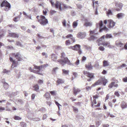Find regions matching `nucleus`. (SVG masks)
Here are the masks:
<instances>
[{"label": "nucleus", "mask_w": 127, "mask_h": 127, "mask_svg": "<svg viewBox=\"0 0 127 127\" xmlns=\"http://www.w3.org/2000/svg\"><path fill=\"white\" fill-rule=\"evenodd\" d=\"M61 59L57 60V56H51L52 59L56 62H59L62 66H64L67 64L68 65H73L71 63L70 60L67 57H64V56H61Z\"/></svg>", "instance_id": "nucleus-1"}, {"label": "nucleus", "mask_w": 127, "mask_h": 127, "mask_svg": "<svg viewBox=\"0 0 127 127\" xmlns=\"http://www.w3.org/2000/svg\"><path fill=\"white\" fill-rule=\"evenodd\" d=\"M17 60H14L11 57H9V60L12 63V66H14V67H16L18 64V62L20 61H22L23 59L20 56H14Z\"/></svg>", "instance_id": "nucleus-2"}, {"label": "nucleus", "mask_w": 127, "mask_h": 127, "mask_svg": "<svg viewBox=\"0 0 127 127\" xmlns=\"http://www.w3.org/2000/svg\"><path fill=\"white\" fill-rule=\"evenodd\" d=\"M0 7H3V9L5 11H8L11 8V5L7 1L3 0L0 4Z\"/></svg>", "instance_id": "nucleus-3"}, {"label": "nucleus", "mask_w": 127, "mask_h": 127, "mask_svg": "<svg viewBox=\"0 0 127 127\" xmlns=\"http://www.w3.org/2000/svg\"><path fill=\"white\" fill-rule=\"evenodd\" d=\"M107 82V80L105 78H100L98 80L93 84L92 85L93 86L95 87L96 85L102 84L103 85L105 86Z\"/></svg>", "instance_id": "nucleus-4"}, {"label": "nucleus", "mask_w": 127, "mask_h": 127, "mask_svg": "<svg viewBox=\"0 0 127 127\" xmlns=\"http://www.w3.org/2000/svg\"><path fill=\"white\" fill-rule=\"evenodd\" d=\"M96 26L97 28H99V31L100 32H102L103 31H107L108 30V29L105 26H103V22L102 20L100 21L99 23H97Z\"/></svg>", "instance_id": "nucleus-5"}, {"label": "nucleus", "mask_w": 127, "mask_h": 127, "mask_svg": "<svg viewBox=\"0 0 127 127\" xmlns=\"http://www.w3.org/2000/svg\"><path fill=\"white\" fill-rule=\"evenodd\" d=\"M38 22L40 23V24L43 26L45 25L48 23V21L46 19L45 16L43 15H41L40 17V19L38 20Z\"/></svg>", "instance_id": "nucleus-6"}, {"label": "nucleus", "mask_w": 127, "mask_h": 127, "mask_svg": "<svg viewBox=\"0 0 127 127\" xmlns=\"http://www.w3.org/2000/svg\"><path fill=\"white\" fill-rule=\"evenodd\" d=\"M81 46L79 44H76L73 46H71L69 47L70 49H72L74 50H78V52L79 55H80L82 53V51L80 49Z\"/></svg>", "instance_id": "nucleus-7"}, {"label": "nucleus", "mask_w": 127, "mask_h": 127, "mask_svg": "<svg viewBox=\"0 0 127 127\" xmlns=\"http://www.w3.org/2000/svg\"><path fill=\"white\" fill-rule=\"evenodd\" d=\"M115 6L116 7H118L119 8H117L116 10L117 11H119L121 10L122 9V8L123 7V4L121 3H118L117 1L115 2Z\"/></svg>", "instance_id": "nucleus-8"}, {"label": "nucleus", "mask_w": 127, "mask_h": 127, "mask_svg": "<svg viewBox=\"0 0 127 127\" xmlns=\"http://www.w3.org/2000/svg\"><path fill=\"white\" fill-rule=\"evenodd\" d=\"M107 24H108V26L110 28L113 27L115 25V23L111 19L108 20Z\"/></svg>", "instance_id": "nucleus-9"}, {"label": "nucleus", "mask_w": 127, "mask_h": 127, "mask_svg": "<svg viewBox=\"0 0 127 127\" xmlns=\"http://www.w3.org/2000/svg\"><path fill=\"white\" fill-rule=\"evenodd\" d=\"M8 35L13 38H18L19 36V35L18 33L13 32L9 33Z\"/></svg>", "instance_id": "nucleus-10"}, {"label": "nucleus", "mask_w": 127, "mask_h": 127, "mask_svg": "<svg viewBox=\"0 0 127 127\" xmlns=\"http://www.w3.org/2000/svg\"><path fill=\"white\" fill-rule=\"evenodd\" d=\"M86 35V33L84 32H79L77 35V37L81 39L84 38Z\"/></svg>", "instance_id": "nucleus-11"}, {"label": "nucleus", "mask_w": 127, "mask_h": 127, "mask_svg": "<svg viewBox=\"0 0 127 127\" xmlns=\"http://www.w3.org/2000/svg\"><path fill=\"white\" fill-rule=\"evenodd\" d=\"M110 43L109 42L107 41H103V42L101 43V44L103 46H107L108 45V47L109 48H113L115 47V46H114L112 45H110Z\"/></svg>", "instance_id": "nucleus-12"}, {"label": "nucleus", "mask_w": 127, "mask_h": 127, "mask_svg": "<svg viewBox=\"0 0 127 127\" xmlns=\"http://www.w3.org/2000/svg\"><path fill=\"white\" fill-rule=\"evenodd\" d=\"M34 67L35 69H37V73L40 75H41L42 74L40 73V70L41 69V68H43V64L41 65L40 66L35 65Z\"/></svg>", "instance_id": "nucleus-13"}, {"label": "nucleus", "mask_w": 127, "mask_h": 127, "mask_svg": "<svg viewBox=\"0 0 127 127\" xmlns=\"http://www.w3.org/2000/svg\"><path fill=\"white\" fill-rule=\"evenodd\" d=\"M54 5L55 7L57 8H59V10L60 11H61L62 10L61 4L58 1H56V2L54 4Z\"/></svg>", "instance_id": "nucleus-14"}, {"label": "nucleus", "mask_w": 127, "mask_h": 127, "mask_svg": "<svg viewBox=\"0 0 127 127\" xmlns=\"http://www.w3.org/2000/svg\"><path fill=\"white\" fill-rule=\"evenodd\" d=\"M83 74L90 78H94V75L92 73H91L87 71H84L83 72Z\"/></svg>", "instance_id": "nucleus-15"}, {"label": "nucleus", "mask_w": 127, "mask_h": 127, "mask_svg": "<svg viewBox=\"0 0 127 127\" xmlns=\"http://www.w3.org/2000/svg\"><path fill=\"white\" fill-rule=\"evenodd\" d=\"M73 92L74 95L76 96L78 93L80 91V90L79 89H76L75 87H74L73 88Z\"/></svg>", "instance_id": "nucleus-16"}, {"label": "nucleus", "mask_w": 127, "mask_h": 127, "mask_svg": "<svg viewBox=\"0 0 127 127\" xmlns=\"http://www.w3.org/2000/svg\"><path fill=\"white\" fill-rule=\"evenodd\" d=\"M125 14L124 13H119L117 14V17L119 19L122 18L124 17Z\"/></svg>", "instance_id": "nucleus-17"}, {"label": "nucleus", "mask_w": 127, "mask_h": 127, "mask_svg": "<svg viewBox=\"0 0 127 127\" xmlns=\"http://www.w3.org/2000/svg\"><path fill=\"white\" fill-rule=\"evenodd\" d=\"M121 106L122 109L126 108L127 107V103L124 101H123L121 104Z\"/></svg>", "instance_id": "nucleus-18"}, {"label": "nucleus", "mask_w": 127, "mask_h": 127, "mask_svg": "<svg viewBox=\"0 0 127 127\" xmlns=\"http://www.w3.org/2000/svg\"><path fill=\"white\" fill-rule=\"evenodd\" d=\"M57 85H58L60 84L64 83V81L62 79L58 78L57 81Z\"/></svg>", "instance_id": "nucleus-19"}, {"label": "nucleus", "mask_w": 127, "mask_h": 127, "mask_svg": "<svg viewBox=\"0 0 127 127\" xmlns=\"http://www.w3.org/2000/svg\"><path fill=\"white\" fill-rule=\"evenodd\" d=\"M85 66L86 68L89 70L93 68V66L90 63H88V64H86Z\"/></svg>", "instance_id": "nucleus-20"}, {"label": "nucleus", "mask_w": 127, "mask_h": 127, "mask_svg": "<svg viewBox=\"0 0 127 127\" xmlns=\"http://www.w3.org/2000/svg\"><path fill=\"white\" fill-rule=\"evenodd\" d=\"M106 14L107 16H108L109 15H111L112 14V12L111 10L109 9L108 11L106 12Z\"/></svg>", "instance_id": "nucleus-21"}, {"label": "nucleus", "mask_w": 127, "mask_h": 127, "mask_svg": "<svg viewBox=\"0 0 127 127\" xmlns=\"http://www.w3.org/2000/svg\"><path fill=\"white\" fill-rule=\"evenodd\" d=\"M62 70L63 72V74L66 75L68 74L69 72V71L68 70H66L64 69H63Z\"/></svg>", "instance_id": "nucleus-22"}, {"label": "nucleus", "mask_w": 127, "mask_h": 127, "mask_svg": "<svg viewBox=\"0 0 127 127\" xmlns=\"http://www.w3.org/2000/svg\"><path fill=\"white\" fill-rule=\"evenodd\" d=\"M112 35L111 34H106L105 35V38H112Z\"/></svg>", "instance_id": "nucleus-23"}, {"label": "nucleus", "mask_w": 127, "mask_h": 127, "mask_svg": "<svg viewBox=\"0 0 127 127\" xmlns=\"http://www.w3.org/2000/svg\"><path fill=\"white\" fill-rule=\"evenodd\" d=\"M33 88L34 89V90L36 92H38V90L39 89V87L38 85L37 84L36 85L33 86Z\"/></svg>", "instance_id": "nucleus-24"}, {"label": "nucleus", "mask_w": 127, "mask_h": 127, "mask_svg": "<svg viewBox=\"0 0 127 127\" xmlns=\"http://www.w3.org/2000/svg\"><path fill=\"white\" fill-rule=\"evenodd\" d=\"M50 94L49 92H46L44 95V96L47 99L48 98L50 97Z\"/></svg>", "instance_id": "nucleus-25"}, {"label": "nucleus", "mask_w": 127, "mask_h": 127, "mask_svg": "<svg viewBox=\"0 0 127 127\" xmlns=\"http://www.w3.org/2000/svg\"><path fill=\"white\" fill-rule=\"evenodd\" d=\"M6 48L9 50H14V48L11 46H8L6 47Z\"/></svg>", "instance_id": "nucleus-26"}, {"label": "nucleus", "mask_w": 127, "mask_h": 127, "mask_svg": "<svg viewBox=\"0 0 127 127\" xmlns=\"http://www.w3.org/2000/svg\"><path fill=\"white\" fill-rule=\"evenodd\" d=\"M59 69V68L57 67H56L54 68L52 70V74L55 73L56 72V71Z\"/></svg>", "instance_id": "nucleus-27"}, {"label": "nucleus", "mask_w": 127, "mask_h": 127, "mask_svg": "<svg viewBox=\"0 0 127 127\" xmlns=\"http://www.w3.org/2000/svg\"><path fill=\"white\" fill-rule=\"evenodd\" d=\"M79 62H80L79 60L78 59L75 63V64H74L73 63H71V64H73V65H73L74 66H75V65H78L79 64Z\"/></svg>", "instance_id": "nucleus-28"}, {"label": "nucleus", "mask_w": 127, "mask_h": 127, "mask_svg": "<svg viewBox=\"0 0 127 127\" xmlns=\"http://www.w3.org/2000/svg\"><path fill=\"white\" fill-rule=\"evenodd\" d=\"M103 65L105 67L108 66L109 64L107 61L104 60L103 61Z\"/></svg>", "instance_id": "nucleus-29"}, {"label": "nucleus", "mask_w": 127, "mask_h": 127, "mask_svg": "<svg viewBox=\"0 0 127 127\" xmlns=\"http://www.w3.org/2000/svg\"><path fill=\"white\" fill-rule=\"evenodd\" d=\"M96 38V37L94 35H91L90 38H89L88 39L90 40H94Z\"/></svg>", "instance_id": "nucleus-30"}, {"label": "nucleus", "mask_w": 127, "mask_h": 127, "mask_svg": "<svg viewBox=\"0 0 127 127\" xmlns=\"http://www.w3.org/2000/svg\"><path fill=\"white\" fill-rule=\"evenodd\" d=\"M87 20L86 21L85 23V26H91L92 24L90 22H87Z\"/></svg>", "instance_id": "nucleus-31"}, {"label": "nucleus", "mask_w": 127, "mask_h": 127, "mask_svg": "<svg viewBox=\"0 0 127 127\" xmlns=\"http://www.w3.org/2000/svg\"><path fill=\"white\" fill-rule=\"evenodd\" d=\"M78 25V23L76 21H74V22L72 24L73 26V28H76L77 26Z\"/></svg>", "instance_id": "nucleus-32"}, {"label": "nucleus", "mask_w": 127, "mask_h": 127, "mask_svg": "<svg viewBox=\"0 0 127 127\" xmlns=\"http://www.w3.org/2000/svg\"><path fill=\"white\" fill-rule=\"evenodd\" d=\"M3 86L4 88L5 89H7L9 88V85L7 83H5L4 84H3Z\"/></svg>", "instance_id": "nucleus-33"}, {"label": "nucleus", "mask_w": 127, "mask_h": 127, "mask_svg": "<svg viewBox=\"0 0 127 127\" xmlns=\"http://www.w3.org/2000/svg\"><path fill=\"white\" fill-rule=\"evenodd\" d=\"M20 15H18V16L15 17L13 19V20L15 22H17L18 21L17 19H20Z\"/></svg>", "instance_id": "nucleus-34"}, {"label": "nucleus", "mask_w": 127, "mask_h": 127, "mask_svg": "<svg viewBox=\"0 0 127 127\" xmlns=\"http://www.w3.org/2000/svg\"><path fill=\"white\" fill-rule=\"evenodd\" d=\"M10 70H7L6 69H5L3 70V72L4 73L9 74L10 73Z\"/></svg>", "instance_id": "nucleus-35"}, {"label": "nucleus", "mask_w": 127, "mask_h": 127, "mask_svg": "<svg viewBox=\"0 0 127 127\" xmlns=\"http://www.w3.org/2000/svg\"><path fill=\"white\" fill-rule=\"evenodd\" d=\"M14 119L15 120H20L22 119V118L19 116H15L14 117Z\"/></svg>", "instance_id": "nucleus-36"}, {"label": "nucleus", "mask_w": 127, "mask_h": 127, "mask_svg": "<svg viewBox=\"0 0 127 127\" xmlns=\"http://www.w3.org/2000/svg\"><path fill=\"white\" fill-rule=\"evenodd\" d=\"M20 124L22 127H26V125L24 122H21Z\"/></svg>", "instance_id": "nucleus-37"}, {"label": "nucleus", "mask_w": 127, "mask_h": 127, "mask_svg": "<svg viewBox=\"0 0 127 127\" xmlns=\"http://www.w3.org/2000/svg\"><path fill=\"white\" fill-rule=\"evenodd\" d=\"M76 6L78 8L79 10H81L82 8V5L79 4H76Z\"/></svg>", "instance_id": "nucleus-38"}, {"label": "nucleus", "mask_w": 127, "mask_h": 127, "mask_svg": "<svg viewBox=\"0 0 127 127\" xmlns=\"http://www.w3.org/2000/svg\"><path fill=\"white\" fill-rule=\"evenodd\" d=\"M16 45L18 46H20L21 47L22 46V44L19 41H17L16 42Z\"/></svg>", "instance_id": "nucleus-39"}, {"label": "nucleus", "mask_w": 127, "mask_h": 127, "mask_svg": "<svg viewBox=\"0 0 127 127\" xmlns=\"http://www.w3.org/2000/svg\"><path fill=\"white\" fill-rule=\"evenodd\" d=\"M63 25L64 27H66V22L65 19H64L62 22Z\"/></svg>", "instance_id": "nucleus-40"}, {"label": "nucleus", "mask_w": 127, "mask_h": 127, "mask_svg": "<svg viewBox=\"0 0 127 127\" xmlns=\"http://www.w3.org/2000/svg\"><path fill=\"white\" fill-rule=\"evenodd\" d=\"M124 49L125 50H127V45L125 44L124 45V47L121 48L120 50L121 51Z\"/></svg>", "instance_id": "nucleus-41"}, {"label": "nucleus", "mask_w": 127, "mask_h": 127, "mask_svg": "<svg viewBox=\"0 0 127 127\" xmlns=\"http://www.w3.org/2000/svg\"><path fill=\"white\" fill-rule=\"evenodd\" d=\"M115 84V82H112L111 83L109 84V87L110 88H112L113 87V86Z\"/></svg>", "instance_id": "nucleus-42"}, {"label": "nucleus", "mask_w": 127, "mask_h": 127, "mask_svg": "<svg viewBox=\"0 0 127 127\" xmlns=\"http://www.w3.org/2000/svg\"><path fill=\"white\" fill-rule=\"evenodd\" d=\"M72 108H73L74 111L76 112H77L78 111V108L74 106H72Z\"/></svg>", "instance_id": "nucleus-43"}, {"label": "nucleus", "mask_w": 127, "mask_h": 127, "mask_svg": "<svg viewBox=\"0 0 127 127\" xmlns=\"http://www.w3.org/2000/svg\"><path fill=\"white\" fill-rule=\"evenodd\" d=\"M19 93V92L17 91L16 92H13L12 93V94L14 96H16Z\"/></svg>", "instance_id": "nucleus-44"}, {"label": "nucleus", "mask_w": 127, "mask_h": 127, "mask_svg": "<svg viewBox=\"0 0 127 127\" xmlns=\"http://www.w3.org/2000/svg\"><path fill=\"white\" fill-rule=\"evenodd\" d=\"M127 66V65H126L125 64H123L121 65L119 67V68L120 69H121L124 67H125V66Z\"/></svg>", "instance_id": "nucleus-45"}, {"label": "nucleus", "mask_w": 127, "mask_h": 127, "mask_svg": "<svg viewBox=\"0 0 127 127\" xmlns=\"http://www.w3.org/2000/svg\"><path fill=\"white\" fill-rule=\"evenodd\" d=\"M65 44L66 45H69L71 44L70 41L69 40L65 41Z\"/></svg>", "instance_id": "nucleus-46"}, {"label": "nucleus", "mask_w": 127, "mask_h": 127, "mask_svg": "<svg viewBox=\"0 0 127 127\" xmlns=\"http://www.w3.org/2000/svg\"><path fill=\"white\" fill-rule=\"evenodd\" d=\"M98 49L102 51H103L105 49V48L104 47L102 46L99 47L98 48Z\"/></svg>", "instance_id": "nucleus-47"}, {"label": "nucleus", "mask_w": 127, "mask_h": 127, "mask_svg": "<svg viewBox=\"0 0 127 127\" xmlns=\"http://www.w3.org/2000/svg\"><path fill=\"white\" fill-rule=\"evenodd\" d=\"M71 15L72 16H74L76 15V13L73 10L71 11Z\"/></svg>", "instance_id": "nucleus-48"}, {"label": "nucleus", "mask_w": 127, "mask_h": 127, "mask_svg": "<svg viewBox=\"0 0 127 127\" xmlns=\"http://www.w3.org/2000/svg\"><path fill=\"white\" fill-rule=\"evenodd\" d=\"M47 10H48V9L47 8H46L45 10H43V13L44 15H46L47 13Z\"/></svg>", "instance_id": "nucleus-49"}, {"label": "nucleus", "mask_w": 127, "mask_h": 127, "mask_svg": "<svg viewBox=\"0 0 127 127\" xmlns=\"http://www.w3.org/2000/svg\"><path fill=\"white\" fill-rule=\"evenodd\" d=\"M29 70L31 72H33L35 73H37V71H36L35 70H33L32 69L31 67H30L29 68Z\"/></svg>", "instance_id": "nucleus-50"}, {"label": "nucleus", "mask_w": 127, "mask_h": 127, "mask_svg": "<svg viewBox=\"0 0 127 127\" xmlns=\"http://www.w3.org/2000/svg\"><path fill=\"white\" fill-rule=\"evenodd\" d=\"M64 8H71L72 7L70 6H66L65 4H64Z\"/></svg>", "instance_id": "nucleus-51"}, {"label": "nucleus", "mask_w": 127, "mask_h": 127, "mask_svg": "<svg viewBox=\"0 0 127 127\" xmlns=\"http://www.w3.org/2000/svg\"><path fill=\"white\" fill-rule=\"evenodd\" d=\"M114 94L115 95L118 97H119L120 96V95L118 91L115 92Z\"/></svg>", "instance_id": "nucleus-52"}, {"label": "nucleus", "mask_w": 127, "mask_h": 127, "mask_svg": "<svg viewBox=\"0 0 127 127\" xmlns=\"http://www.w3.org/2000/svg\"><path fill=\"white\" fill-rule=\"evenodd\" d=\"M94 66L97 69L99 68V64L97 63H96L95 64Z\"/></svg>", "instance_id": "nucleus-53"}, {"label": "nucleus", "mask_w": 127, "mask_h": 127, "mask_svg": "<svg viewBox=\"0 0 127 127\" xmlns=\"http://www.w3.org/2000/svg\"><path fill=\"white\" fill-rule=\"evenodd\" d=\"M37 37H38V39H41V38H44V37H43L42 36H41L40 35V34L39 33H37Z\"/></svg>", "instance_id": "nucleus-54"}, {"label": "nucleus", "mask_w": 127, "mask_h": 127, "mask_svg": "<svg viewBox=\"0 0 127 127\" xmlns=\"http://www.w3.org/2000/svg\"><path fill=\"white\" fill-rule=\"evenodd\" d=\"M73 35L71 34H69L67 35L66 36V38H71L72 37Z\"/></svg>", "instance_id": "nucleus-55"}, {"label": "nucleus", "mask_w": 127, "mask_h": 127, "mask_svg": "<svg viewBox=\"0 0 127 127\" xmlns=\"http://www.w3.org/2000/svg\"><path fill=\"white\" fill-rule=\"evenodd\" d=\"M123 80L125 82H127V76L123 78Z\"/></svg>", "instance_id": "nucleus-56"}, {"label": "nucleus", "mask_w": 127, "mask_h": 127, "mask_svg": "<svg viewBox=\"0 0 127 127\" xmlns=\"http://www.w3.org/2000/svg\"><path fill=\"white\" fill-rule=\"evenodd\" d=\"M12 54V56H21L19 52L17 53L16 55L15 53H13Z\"/></svg>", "instance_id": "nucleus-57"}, {"label": "nucleus", "mask_w": 127, "mask_h": 127, "mask_svg": "<svg viewBox=\"0 0 127 127\" xmlns=\"http://www.w3.org/2000/svg\"><path fill=\"white\" fill-rule=\"evenodd\" d=\"M56 12V11L54 10H51L50 11V13L52 15H53Z\"/></svg>", "instance_id": "nucleus-58"}, {"label": "nucleus", "mask_w": 127, "mask_h": 127, "mask_svg": "<svg viewBox=\"0 0 127 127\" xmlns=\"http://www.w3.org/2000/svg\"><path fill=\"white\" fill-rule=\"evenodd\" d=\"M43 82V81L40 79L38 81V83L40 84H42Z\"/></svg>", "instance_id": "nucleus-59"}, {"label": "nucleus", "mask_w": 127, "mask_h": 127, "mask_svg": "<svg viewBox=\"0 0 127 127\" xmlns=\"http://www.w3.org/2000/svg\"><path fill=\"white\" fill-rule=\"evenodd\" d=\"M85 47L86 48L87 50H90L91 49V47L89 46H85Z\"/></svg>", "instance_id": "nucleus-60"}, {"label": "nucleus", "mask_w": 127, "mask_h": 127, "mask_svg": "<svg viewBox=\"0 0 127 127\" xmlns=\"http://www.w3.org/2000/svg\"><path fill=\"white\" fill-rule=\"evenodd\" d=\"M75 104L79 106H81V102H76L75 103Z\"/></svg>", "instance_id": "nucleus-61"}, {"label": "nucleus", "mask_w": 127, "mask_h": 127, "mask_svg": "<svg viewBox=\"0 0 127 127\" xmlns=\"http://www.w3.org/2000/svg\"><path fill=\"white\" fill-rule=\"evenodd\" d=\"M119 44L118 45V46H120V47H122L124 45L123 43H122L121 42H119Z\"/></svg>", "instance_id": "nucleus-62"}, {"label": "nucleus", "mask_w": 127, "mask_h": 127, "mask_svg": "<svg viewBox=\"0 0 127 127\" xmlns=\"http://www.w3.org/2000/svg\"><path fill=\"white\" fill-rule=\"evenodd\" d=\"M73 74L75 76V78H76L77 76V72H73Z\"/></svg>", "instance_id": "nucleus-63"}, {"label": "nucleus", "mask_w": 127, "mask_h": 127, "mask_svg": "<svg viewBox=\"0 0 127 127\" xmlns=\"http://www.w3.org/2000/svg\"><path fill=\"white\" fill-rule=\"evenodd\" d=\"M107 73V71L105 70H103L102 72V73L104 74H105Z\"/></svg>", "instance_id": "nucleus-64"}]
</instances>
